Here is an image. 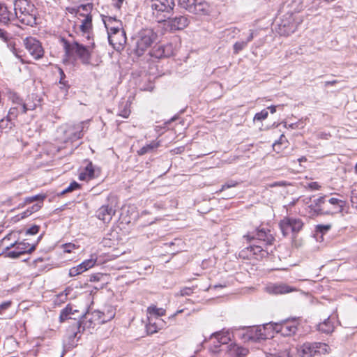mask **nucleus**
<instances>
[{
	"mask_svg": "<svg viewBox=\"0 0 357 357\" xmlns=\"http://www.w3.org/2000/svg\"><path fill=\"white\" fill-rule=\"evenodd\" d=\"M344 206V202L343 200L323 196L312 202L308 206L309 213L311 215H333L341 213Z\"/></svg>",
	"mask_w": 357,
	"mask_h": 357,
	"instance_id": "obj_1",
	"label": "nucleus"
},
{
	"mask_svg": "<svg viewBox=\"0 0 357 357\" xmlns=\"http://www.w3.org/2000/svg\"><path fill=\"white\" fill-rule=\"evenodd\" d=\"M61 42L67 57L77 56L83 63L89 64L90 63L91 49L93 47L94 43H92L91 47L84 46L76 41L72 35H69L68 38H61Z\"/></svg>",
	"mask_w": 357,
	"mask_h": 357,
	"instance_id": "obj_2",
	"label": "nucleus"
},
{
	"mask_svg": "<svg viewBox=\"0 0 357 357\" xmlns=\"http://www.w3.org/2000/svg\"><path fill=\"white\" fill-rule=\"evenodd\" d=\"M14 10V18H17L22 24L30 26L36 24V9L29 0H16Z\"/></svg>",
	"mask_w": 357,
	"mask_h": 357,
	"instance_id": "obj_3",
	"label": "nucleus"
},
{
	"mask_svg": "<svg viewBox=\"0 0 357 357\" xmlns=\"http://www.w3.org/2000/svg\"><path fill=\"white\" fill-rule=\"evenodd\" d=\"M158 35L151 29H141L132 38L133 51L137 56L143 55L157 40Z\"/></svg>",
	"mask_w": 357,
	"mask_h": 357,
	"instance_id": "obj_4",
	"label": "nucleus"
},
{
	"mask_svg": "<svg viewBox=\"0 0 357 357\" xmlns=\"http://www.w3.org/2000/svg\"><path fill=\"white\" fill-rule=\"evenodd\" d=\"M151 8L154 20L160 23L169 18L174 6V0H151Z\"/></svg>",
	"mask_w": 357,
	"mask_h": 357,
	"instance_id": "obj_5",
	"label": "nucleus"
},
{
	"mask_svg": "<svg viewBox=\"0 0 357 357\" xmlns=\"http://www.w3.org/2000/svg\"><path fill=\"white\" fill-rule=\"evenodd\" d=\"M272 322L264 324L263 326H257L251 327H243L242 330L245 331L243 333L242 338L244 341L256 342L259 340H264L273 337L271 334Z\"/></svg>",
	"mask_w": 357,
	"mask_h": 357,
	"instance_id": "obj_6",
	"label": "nucleus"
},
{
	"mask_svg": "<svg viewBox=\"0 0 357 357\" xmlns=\"http://www.w3.org/2000/svg\"><path fill=\"white\" fill-rule=\"evenodd\" d=\"M330 351V347L322 342H305L297 347V354L300 357H320Z\"/></svg>",
	"mask_w": 357,
	"mask_h": 357,
	"instance_id": "obj_7",
	"label": "nucleus"
},
{
	"mask_svg": "<svg viewBox=\"0 0 357 357\" xmlns=\"http://www.w3.org/2000/svg\"><path fill=\"white\" fill-rule=\"evenodd\" d=\"M81 8L85 12L82 13L79 16L80 25L79 30L82 33L83 37L86 40H90L93 38V24H92V15L91 14L93 4L92 3H87L86 4H82Z\"/></svg>",
	"mask_w": 357,
	"mask_h": 357,
	"instance_id": "obj_8",
	"label": "nucleus"
},
{
	"mask_svg": "<svg viewBox=\"0 0 357 357\" xmlns=\"http://www.w3.org/2000/svg\"><path fill=\"white\" fill-rule=\"evenodd\" d=\"M303 222L300 218L285 217L280 222V228L283 236L294 235L302 229Z\"/></svg>",
	"mask_w": 357,
	"mask_h": 357,
	"instance_id": "obj_9",
	"label": "nucleus"
},
{
	"mask_svg": "<svg viewBox=\"0 0 357 357\" xmlns=\"http://www.w3.org/2000/svg\"><path fill=\"white\" fill-rule=\"evenodd\" d=\"M13 240V242L6 245L5 248L6 250H9L13 248H15L14 250L9 251L7 253V256L10 258H18L24 254L32 252L36 249V245H31L25 241L17 242L15 239Z\"/></svg>",
	"mask_w": 357,
	"mask_h": 357,
	"instance_id": "obj_10",
	"label": "nucleus"
},
{
	"mask_svg": "<svg viewBox=\"0 0 357 357\" xmlns=\"http://www.w3.org/2000/svg\"><path fill=\"white\" fill-rule=\"evenodd\" d=\"M25 48L35 59H39L43 57L44 54L41 43L36 38L33 37H26L24 40Z\"/></svg>",
	"mask_w": 357,
	"mask_h": 357,
	"instance_id": "obj_11",
	"label": "nucleus"
},
{
	"mask_svg": "<svg viewBox=\"0 0 357 357\" xmlns=\"http://www.w3.org/2000/svg\"><path fill=\"white\" fill-rule=\"evenodd\" d=\"M272 324L271 332L280 333L283 336H290L295 334L297 331V324L294 320Z\"/></svg>",
	"mask_w": 357,
	"mask_h": 357,
	"instance_id": "obj_12",
	"label": "nucleus"
},
{
	"mask_svg": "<svg viewBox=\"0 0 357 357\" xmlns=\"http://www.w3.org/2000/svg\"><path fill=\"white\" fill-rule=\"evenodd\" d=\"M175 48L172 43L156 45L150 51L149 54L156 59L169 57L174 54Z\"/></svg>",
	"mask_w": 357,
	"mask_h": 357,
	"instance_id": "obj_13",
	"label": "nucleus"
},
{
	"mask_svg": "<svg viewBox=\"0 0 357 357\" xmlns=\"http://www.w3.org/2000/svg\"><path fill=\"white\" fill-rule=\"evenodd\" d=\"M115 316V310L112 306L105 307L103 311L95 310L92 312V319L98 324H105L112 320Z\"/></svg>",
	"mask_w": 357,
	"mask_h": 357,
	"instance_id": "obj_14",
	"label": "nucleus"
},
{
	"mask_svg": "<svg viewBox=\"0 0 357 357\" xmlns=\"http://www.w3.org/2000/svg\"><path fill=\"white\" fill-rule=\"evenodd\" d=\"M279 24L278 33L280 35L288 36L297 29V23L294 22L292 14H287Z\"/></svg>",
	"mask_w": 357,
	"mask_h": 357,
	"instance_id": "obj_15",
	"label": "nucleus"
},
{
	"mask_svg": "<svg viewBox=\"0 0 357 357\" xmlns=\"http://www.w3.org/2000/svg\"><path fill=\"white\" fill-rule=\"evenodd\" d=\"M265 290L267 293L273 295L284 294L296 291V288L292 287L285 283H271L268 284Z\"/></svg>",
	"mask_w": 357,
	"mask_h": 357,
	"instance_id": "obj_16",
	"label": "nucleus"
},
{
	"mask_svg": "<svg viewBox=\"0 0 357 357\" xmlns=\"http://www.w3.org/2000/svg\"><path fill=\"white\" fill-rule=\"evenodd\" d=\"M167 26L172 31L182 30L189 24V20L183 15L176 16L167 19Z\"/></svg>",
	"mask_w": 357,
	"mask_h": 357,
	"instance_id": "obj_17",
	"label": "nucleus"
},
{
	"mask_svg": "<svg viewBox=\"0 0 357 357\" xmlns=\"http://www.w3.org/2000/svg\"><path fill=\"white\" fill-rule=\"evenodd\" d=\"M109 43L114 48H119L126 42V33L123 29L116 31L109 32L108 34Z\"/></svg>",
	"mask_w": 357,
	"mask_h": 357,
	"instance_id": "obj_18",
	"label": "nucleus"
},
{
	"mask_svg": "<svg viewBox=\"0 0 357 357\" xmlns=\"http://www.w3.org/2000/svg\"><path fill=\"white\" fill-rule=\"evenodd\" d=\"M232 335L229 331H219L211 335L210 339L213 342L215 347L221 344H227L231 340Z\"/></svg>",
	"mask_w": 357,
	"mask_h": 357,
	"instance_id": "obj_19",
	"label": "nucleus"
},
{
	"mask_svg": "<svg viewBox=\"0 0 357 357\" xmlns=\"http://www.w3.org/2000/svg\"><path fill=\"white\" fill-rule=\"evenodd\" d=\"M115 212V209L112 206L103 205L97 211L96 216L104 222H109Z\"/></svg>",
	"mask_w": 357,
	"mask_h": 357,
	"instance_id": "obj_20",
	"label": "nucleus"
},
{
	"mask_svg": "<svg viewBox=\"0 0 357 357\" xmlns=\"http://www.w3.org/2000/svg\"><path fill=\"white\" fill-rule=\"evenodd\" d=\"M96 262V260L94 259L85 260L78 266L71 268L69 270V275L70 277L76 276L93 267Z\"/></svg>",
	"mask_w": 357,
	"mask_h": 357,
	"instance_id": "obj_21",
	"label": "nucleus"
},
{
	"mask_svg": "<svg viewBox=\"0 0 357 357\" xmlns=\"http://www.w3.org/2000/svg\"><path fill=\"white\" fill-rule=\"evenodd\" d=\"M83 123H80L75 126H69L65 131L67 139L70 141H75L80 139L83 136Z\"/></svg>",
	"mask_w": 357,
	"mask_h": 357,
	"instance_id": "obj_22",
	"label": "nucleus"
},
{
	"mask_svg": "<svg viewBox=\"0 0 357 357\" xmlns=\"http://www.w3.org/2000/svg\"><path fill=\"white\" fill-rule=\"evenodd\" d=\"M165 326V322L164 320L160 318L154 319L153 317H149L148 318V323L146 325V328L148 334H153L163 328Z\"/></svg>",
	"mask_w": 357,
	"mask_h": 357,
	"instance_id": "obj_23",
	"label": "nucleus"
},
{
	"mask_svg": "<svg viewBox=\"0 0 357 357\" xmlns=\"http://www.w3.org/2000/svg\"><path fill=\"white\" fill-rule=\"evenodd\" d=\"M13 102L15 105L8 112L9 118L16 119L19 114H25L26 111H22L21 109L23 107L22 99L18 96L13 95Z\"/></svg>",
	"mask_w": 357,
	"mask_h": 357,
	"instance_id": "obj_24",
	"label": "nucleus"
},
{
	"mask_svg": "<svg viewBox=\"0 0 357 357\" xmlns=\"http://www.w3.org/2000/svg\"><path fill=\"white\" fill-rule=\"evenodd\" d=\"M190 13L196 15H206L210 13V6L204 0H196L190 8Z\"/></svg>",
	"mask_w": 357,
	"mask_h": 357,
	"instance_id": "obj_25",
	"label": "nucleus"
},
{
	"mask_svg": "<svg viewBox=\"0 0 357 357\" xmlns=\"http://www.w3.org/2000/svg\"><path fill=\"white\" fill-rule=\"evenodd\" d=\"M103 22L107 29V34H109V32L116 31L123 29L121 22L116 20L115 17L106 16L103 18Z\"/></svg>",
	"mask_w": 357,
	"mask_h": 357,
	"instance_id": "obj_26",
	"label": "nucleus"
},
{
	"mask_svg": "<svg viewBox=\"0 0 357 357\" xmlns=\"http://www.w3.org/2000/svg\"><path fill=\"white\" fill-rule=\"evenodd\" d=\"M14 19V14L5 3H0V23L8 24Z\"/></svg>",
	"mask_w": 357,
	"mask_h": 357,
	"instance_id": "obj_27",
	"label": "nucleus"
},
{
	"mask_svg": "<svg viewBox=\"0 0 357 357\" xmlns=\"http://www.w3.org/2000/svg\"><path fill=\"white\" fill-rule=\"evenodd\" d=\"M248 354V349L237 344H230L229 349V357H245Z\"/></svg>",
	"mask_w": 357,
	"mask_h": 357,
	"instance_id": "obj_28",
	"label": "nucleus"
},
{
	"mask_svg": "<svg viewBox=\"0 0 357 357\" xmlns=\"http://www.w3.org/2000/svg\"><path fill=\"white\" fill-rule=\"evenodd\" d=\"M333 320L334 319L331 317L325 319L317 326L318 330L327 334L332 333L335 328Z\"/></svg>",
	"mask_w": 357,
	"mask_h": 357,
	"instance_id": "obj_29",
	"label": "nucleus"
},
{
	"mask_svg": "<svg viewBox=\"0 0 357 357\" xmlns=\"http://www.w3.org/2000/svg\"><path fill=\"white\" fill-rule=\"evenodd\" d=\"M95 177V169L91 162L87 164L84 172H81L79 175L80 180H89Z\"/></svg>",
	"mask_w": 357,
	"mask_h": 357,
	"instance_id": "obj_30",
	"label": "nucleus"
},
{
	"mask_svg": "<svg viewBox=\"0 0 357 357\" xmlns=\"http://www.w3.org/2000/svg\"><path fill=\"white\" fill-rule=\"evenodd\" d=\"M160 146V142L157 140H153L149 144H146L137 151V153L139 155H143L146 153H151L155 150Z\"/></svg>",
	"mask_w": 357,
	"mask_h": 357,
	"instance_id": "obj_31",
	"label": "nucleus"
},
{
	"mask_svg": "<svg viewBox=\"0 0 357 357\" xmlns=\"http://www.w3.org/2000/svg\"><path fill=\"white\" fill-rule=\"evenodd\" d=\"M80 328V323L79 321H77L76 322V325L75 326H73L71 328H70V333L68 335V344L69 345V347H74L77 345V340H75V339L77 338V332L75 331L76 329L79 330Z\"/></svg>",
	"mask_w": 357,
	"mask_h": 357,
	"instance_id": "obj_32",
	"label": "nucleus"
},
{
	"mask_svg": "<svg viewBox=\"0 0 357 357\" xmlns=\"http://www.w3.org/2000/svg\"><path fill=\"white\" fill-rule=\"evenodd\" d=\"M165 310L163 308H158L155 305H151L147 308L148 318L153 317L154 319L165 314Z\"/></svg>",
	"mask_w": 357,
	"mask_h": 357,
	"instance_id": "obj_33",
	"label": "nucleus"
},
{
	"mask_svg": "<svg viewBox=\"0 0 357 357\" xmlns=\"http://www.w3.org/2000/svg\"><path fill=\"white\" fill-rule=\"evenodd\" d=\"M33 96H28L27 98L24 100L22 99L23 107H21L22 111H32L34 110L37 106V103L33 101Z\"/></svg>",
	"mask_w": 357,
	"mask_h": 357,
	"instance_id": "obj_34",
	"label": "nucleus"
},
{
	"mask_svg": "<svg viewBox=\"0 0 357 357\" xmlns=\"http://www.w3.org/2000/svg\"><path fill=\"white\" fill-rule=\"evenodd\" d=\"M255 238L259 241H262L266 242V244H271L273 237L271 234L266 233V231L264 229L258 230Z\"/></svg>",
	"mask_w": 357,
	"mask_h": 357,
	"instance_id": "obj_35",
	"label": "nucleus"
},
{
	"mask_svg": "<svg viewBox=\"0 0 357 357\" xmlns=\"http://www.w3.org/2000/svg\"><path fill=\"white\" fill-rule=\"evenodd\" d=\"M15 119L9 118V114H8L6 119H2L0 120V129L5 130L6 132L10 130L14 126L13 121Z\"/></svg>",
	"mask_w": 357,
	"mask_h": 357,
	"instance_id": "obj_36",
	"label": "nucleus"
},
{
	"mask_svg": "<svg viewBox=\"0 0 357 357\" xmlns=\"http://www.w3.org/2000/svg\"><path fill=\"white\" fill-rule=\"evenodd\" d=\"M130 104L128 102L122 103L119 107V111L118 115L123 118L127 119L130 114Z\"/></svg>",
	"mask_w": 357,
	"mask_h": 357,
	"instance_id": "obj_37",
	"label": "nucleus"
},
{
	"mask_svg": "<svg viewBox=\"0 0 357 357\" xmlns=\"http://www.w3.org/2000/svg\"><path fill=\"white\" fill-rule=\"evenodd\" d=\"M72 307L69 305H67L64 309H63L60 313L59 319L61 322L65 321L68 319H71L70 317V314H73Z\"/></svg>",
	"mask_w": 357,
	"mask_h": 357,
	"instance_id": "obj_38",
	"label": "nucleus"
},
{
	"mask_svg": "<svg viewBox=\"0 0 357 357\" xmlns=\"http://www.w3.org/2000/svg\"><path fill=\"white\" fill-rule=\"evenodd\" d=\"M248 45V41H238L234 45V53L237 54Z\"/></svg>",
	"mask_w": 357,
	"mask_h": 357,
	"instance_id": "obj_39",
	"label": "nucleus"
},
{
	"mask_svg": "<svg viewBox=\"0 0 357 357\" xmlns=\"http://www.w3.org/2000/svg\"><path fill=\"white\" fill-rule=\"evenodd\" d=\"M195 2H196V0H179L180 6L189 12L190 11L191 7L195 4Z\"/></svg>",
	"mask_w": 357,
	"mask_h": 357,
	"instance_id": "obj_40",
	"label": "nucleus"
},
{
	"mask_svg": "<svg viewBox=\"0 0 357 357\" xmlns=\"http://www.w3.org/2000/svg\"><path fill=\"white\" fill-rule=\"evenodd\" d=\"M45 198V195H35L33 197H26L24 200V203L25 204H31L36 201H40L42 203Z\"/></svg>",
	"mask_w": 357,
	"mask_h": 357,
	"instance_id": "obj_41",
	"label": "nucleus"
},
{
	"mask_svg": "<svg viewBox=\"0 0 357 357\" xmlns=\"http://www.w3.org/2000/svg\"><path fill=\"white\" fill-rule=\"evenodd\" d=\"M81 10H82L81 5L77 7H66V10L69 13L75 14L77 19H79V16L82 13H81Z\"/></svg>",
	"mask_w": 357,
	"mask_h": 357,
	"instance_id": "obj_42",
	"label": "nucleus"
},
{
	"mask_svg": "<svg viewBox=\"0 0 357 357\" xmlns=\"http://www.w3.org/2000/svg\"><path fill=\"white\" fill-rule=\"evenodd\" d=\"M268 112L267 109H264L261 110L260 112L257 113L254 116V121H261L266 119L268 117Z\"/></svg>",
	"mask_w": 357,
	"mask_h": 357,
	"instance_id": "obj_43",
	"label": "nucleus"
},
{
	"mask_svg": "<svg viewBox=\"0 0 357 357\" xmlns=\"http://www.w3.org/2000/svg\"><path fill=\"white\" fill-rule=\"evenodd\" d=\"M79 184L77 183L76 181L72 182L70 185L66 188L65 190H63L61 192L62 195L66 194L67 192H72L75 190H77L79 188Z\"/></svg>",
	"mask_w": 357,
	"mask_h": 357,
	"instance_id": "obj_44",
	"label": "nucleus"
},
{
	"mask_svg": "<svg viewBox=\"0 0 357 357\" xmlns=\"http://www.w3.org/2000/svg\"><path fill=\"white\" fill-rule=\"evenodd\" d=\"M271 357H291V356L290 355L289 350L288 349H285L283 351H280L279 352L272 354Z\"/></svg>",
	"mask_w": 357,
	"mask_h": 357,
	"instance_id": "obj_45",
	"label": "nucleus"
},
{
	"mask_svg": "<svg viewBox=\"0 0 357 357\" xmlns=\"http://www.w3.org/2000/svg\"><path fill=\"white\" fill-rule=\"evenodd\" d=\"M237 185H238V182H236L235 181H232V180L229 181L222 186L220 191H222V190H225L226 189H228V188H230L232 187H236Z\"/></svg>",
	"mask_w": 357,
	"mask_h": 357,
	"instance_id": "obj_46",
	"label": "nucleus"
},
{
	"mask_svg": "<svg viewBox=\"0 0 357 357\" xmlns=\"http://www.w3.org/2000/svg\"><path fill=\"white\" fill-rule=\"evenodd\" d=\"M331 227V225H318L317 226V230L321 233H325L328 231Z\"/></svg>",
	"mask_w": 357,
	"mask_h": 357,
	"instance_id": "obj_47",
	"label": "nucleus"
},
{
	"mask_svg": "<svg viewBox=\"0 0 357 357\" xmlns=\"http://www.w3.org/2000/svg\"><path fill=\"white\" fill-rule=\"evenodd\" d=\"M38 231L39 227L37 225H33L26 230V234L29 235H34L36 234L38 232Z\"/></svg>",
	"mask_w": 357,
	"mask_h": 357,
	"instance_id": "obj_48",
	"label": "nucleus"
},
{
	"mask_svg": "<svg viewBox=\"0 0 357 357\" xmlns=\"http://www.w3.org/2000/svg\"><path fill=\"white\" fill-rule=\"evenodd\" d=\"M75 248L76 245L73 243H66L63 245V251L67 253L71 252Z\"/></svg>",
	"mask_w": 357,
	"mask_h": 357,
	"instance_id": "obj_49",
	"label": "nucleus"
},
{
	"mask_svg": "<svg viewBox=\"0 0 357 357\" xmlns=\"http://www.w3.org/2000/svg\"><path fill=\"white\" fill-rule=\"evenodd\" d=\"M15 236V233H10L8 234H7L2 240V245H8L9 243H7V241H10V240H13V236Z\"/></svg>",
	"mask_w": 357,
	"mask_h": 357,
	"instance_id": "obj_50",
	"label": "nucleus"
},
{
	"mask_svg": "<svg viewBox=\"0 0 357 357\" xmlns=\"http://www.w3.org/2000/svg\"><path fill=\"white\" fill-rule=\"evenodd\" d=\"M193 291V289L190 287H185L182 289L180 291L181 296H189Z\"/></svg>",
	"mask_w": 357,
	"mask_h": 357,
	"instance_id": "obj_51",
	"label": "nucleus"
},
{
	"mask_svg": "<svg viewBox=\"0 0 357 357\" xmlns=\"http://www.w3.org/2000/svg\"><path fill=\"white\" fill-rule=\"evenodd\" d=\"M41 208L40 204H36L31 206L30 209H28V215H31L33 213L38 211Z\"/></svg>",
	"mask_w": 357,
	"mask_h": 357,
	"instance_id": "obj_52",
	"label": "nucleus"
},
{
	"mask_svg": "<svg viewBox=\"0 0 357 357\" xmlns=\"http://www.w3.org/2000/svg\"><path fill=\"white\" fill-rule=\"evenodd\" d=\"M251 251L254 252L255 255L260 253L263 251L261 246L260 245H252L250 246Z\"/></svg>",
	"mask_w": 357,
	"mask_h": 357,
	"instance_id": "obj_53",
	"label": "nucleus"
},
{
	"mask_svg": "<svg viewBox=\"0 0 357 357\" xmlns=\"http://www.w3.org/2000/svg\"><path fill=\"white\" fill-rule=\"evenodd\" d=\"M0 38L3 41H7L9 38V34L4 30L0 29Z\"/></svg>",
	"mask_w": 357,
	"mask_h": 357,
	"instance_id": "obj_54",
	"label": "nucleus"
},
{
	"mask_svg": "<svg viewBox=\"0 0 357 357\" xmlns=\"http://www.w3.org/2000/svg\"><path fill=\"white\" fill-rule=\"evenodd\" d=\"M10 305H11L10 301L3 302L1 304H0V313L3 310L8 309Z\"/></svg>",
	"mask_w": 357,
	"mask_h": 357,
	"instance_id": "obj_55",
	"label": "nucleus"
},
{
	"mask_svg": "<svg viewBox=\"0 0 357 357\" xmlns=\"http://www.w3.org/2000/svg\"><path fill=\"white\" fill-rule=\"evenodd\" d=\"M309 186L310 188L314 190H319L320 186L317 182H312L309 184Z\"/></svg>",
	"mask_w": 357,
	"mask_h": 357,
	"instance_id": "obj_56",
	"label": "nucleus"
},
{
	"mask_svg": "<svg viewBox=\"0 0 357 357\" xmlns=\"http://www.w3.org/2000/svg\"><path fill=\"white\" fill-rule=\"evenodd\" d=\"M284 185H286V182H284V181L275 182L274 183L271 185V187L284 186Z\"/></svg>",
	"mask_w": 357,
	"mask_h": 357,
	"instance_id": "obj_57",
	"label": "nucleus"
},
{
	"mask_svg": "<svg viewBox=\"0 0 357 357\" xmlns=\"http://www.w3.org/2000/svg\"><path fill=\"white\" fill-rule=\"evenodd\" d=\"M11 51L13 52V53L18 58H20L21 57V54H20V52L17 50L16 48H15L14 47H12L11 49Z\"/></svg>",
	"mask_w": 357,
	"mask_h": 357,
	"instance_id": "obj_58",
	"label": "nucleus"
},
{
	"mask_svg": "<svg viewBox=\"0 0 357 357\" xmlns=\"http://www.w3.org/2000/svg\"><path fill=\"white\" fill-rule=\"evenodd\" d=\"M336 83H337V80L327 81V82H326L324 83V85H325L326 86H328V85H331V86H333V85L335 84Z\"/></svg>",
	"mask_w": 357,
	"mask_h": 357,
	"instance_id": "obj_59",
	"label": "nucleus"
},
{
	"mask_svg": "<svg viewBox=\"0 0 357 357\" xmlns=\"http://www.w3.org/2000/svg\"><path fill=\"white\" fill-rule=\"evenodd\" d=\"M184 151V147L183 146H181V147H178V148H176L173 151L175 153H181V152H183Z\"/></svg>",
	"mask_w": 357,
	"mask_h": 357,
	"instance_id": "obj_60",
	"label": "nucleus"
},
{
	"mask_svg": "<svg viewBox=\"0 0 357 357\" xmlns=\"http://www.w3.org/2000/svg\"><path fill=\"white\" fill-rule=\"evenodd\" d=\"M267 109H269L271 114H274L276 112V106H269L268 107Z\"/></svg>",
	"mask_w": 357,
	"mask_h": 357,
	"instance_id": "obj_61",
	"label": "nucleus"
},
{
	"mask_svg": "<svg viewBox=\"0 0 357 357\" xmlns=\"http://www.w3.org/2000/svg\"><path fill=\"white\" fill-rule=\"evenodd\" d=\"M253 38H254L253 32H252V31H251L250 36L248 37L247 40H246V41H248V43L249 42H250L253 39Z\"/></svg>",
	"mask_w": 357,
	"mask_h": 357,
	"instance_id": "obj_62",
	"label": "nucleus"
},
{
	"mask_svg": "<svg viewBox=\"0 0 357 357\" xmlns=\"http://www.w3.org/2000/svg\"><path fill=\"white\" fill-rule=\"evenodd\" d=\"M29 215H28V209L24 211L22 215V218H26L27 216H29Z\"/></svg>",
	"mask_w": 357,
	"mask_h": 357,
	"instance_id": "obj_63",
	"label": "nucleus"
},
{
	"mask_svg": "<svg viewBox=\"0 0 357 357\" xmlns=\"http://www.w3.org/2000/svg\"><path fill=\"white\" fill-rule=\"evenodd\" d=\"M244 238H246L248 241H250L252 238H253L252 237L251 238L249 235L244 236Z\"/></svg>",
	"mask_w": 357,
	"mask_h": 357,
	"instance_id": "obj_64",
	"label": "nucleus"
}]
</instances>
